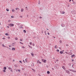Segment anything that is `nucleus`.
I'll use <instances>...</instances> for the list:
<instances>
[{
  "instance_id": "obj_1",
  "label": "nucleus",
  "mask_w": 76,
  "mask_h": 76,
  "mask_svg": "<svg viewBox=\"0 0 76 76\" xmlns=\"http://www.w3.org/2000/svg\"><path fill=\"white\" fill-rule=\"evenodd\" d=\"M8 26H14V24H13L12 23H11V24H8Z\"/></svg>"
},
{
  "instance_id": "obj_2",
  "label": "nucleus",
  "mask_w": 76,
  "mask_h": 76,
  "mask_svg": "<svg viewBox=\"0 0 76 76\" xmlns=\"http://www.w3.org/2000/svg\"><path fill=\"white\" fill-rule=\"evenodd\" d=\"M42 62H44V63H46V62H47V60L44 59H42Z\"/></svg>"
},
{
  "instance_id": "obj_3",
  "label": "nucleus",
  "mask_w": 76,
  "mask_h": 76,
  "mask_svg": "<svg viewBox=\"0 0 76 76\" xmlns=\"http://www.w3.org/2000/svg\"><path fill=\"white\" fill-rule=\"evenodd\" d=\"M8 69H9V70H10L11 72H13V70H12V69L11 68V67H9Z\"/></svg>"
},
{
  "instance_id": "obj_4",
  "label": "nucleus",
  "mask_w": 76,
  "mask_h": 76,
  "mask_svg": "<svg viewBox=\"0 0 76 76\" xmlns=\"http://www.w3.org/2000/svg\"><path fill=\"white\" fill-rule=\"evenodd\" d=\"M72 13L73 14V15H75L76 14V11H73L72 12Z\"/></svg>"
},
{
  "instance_id": "obj_5",
  "label": "nucleus",
  "mask_w": 76,
  "mask_h": 76,
  "mask_svg": "<svg viewBox=\"0 0 76 76\" xmlns=\"http://www.w3.org/2000/svg\"><path fill=\"white\" fill-rule=\"evenodd\" d=\"M15 10H17L18 11H19V10H20V9L18 8H16L15 9Z\"/></svg>"
},
{
  "instance_id": "obj_6",
  "label": "nucleus",
  "mask_w": 76,
  "mask_h": 76,
  "mask_svg": "<svg viewBox=\"0 0 76 76\" xmlns=\"http://www.w3.org/2000/svg\"><path fill=\"white\" fill-rule=\"evenodd\" d=\"M61 14H64V13H65V12L64 11H61Z\"/></svg>"
},
{
  "instance_id": "obj_7",
  "label": "nucleus",
  "mask_w": 76,
  "mask_h": 76,
  "mask_svg": "<svg viewBox=\"0 0 76 76\" xmlns=\"http://www.w3.org/2000/svg\"><path fill=\"white\" fill-rule=\"evenodd\" d=\"M62 68L63 69H64V70H66V68H65V67H64V66H62Z\"/></svg>"
},
{
  "instance_id": "obj_8",
  "label": "nucleus",
  "mask_w": 76,
  "mask_h": 76,
  "mask_svg": "<svg viewBox=\"0 0 76 76\" xmlns=\"http://www.w3.org/2000/svg\"><path fill=\"white\" fill-rule=\"evenodd\" d=\"M37 63H39V64H41V63L40 62V61L39 60H38L37 61Z\"/></svg>"
},
{
  "instance_id": "obj_9",
  "label": "nucleus",
  "mask_w": 76,
  "mask_h": 76,
  "mask_svg": "<svg viewBox=\"0 0 76 76\" xmlns=\"http://www.w3.org/2000/svg\"><path fill=\"white\" fill-rule=\"evenodd\" d=\"M65 71H66V72L67 73L69 74L70 73V72H69V71L68 70H65Z\"/></svg>"
},
{
  "instance_id": "obj_10",
  "label": "nucleus",
  "mask_w": 76,
  "mask_h": 76,
  "mask_svg": "<svg viewBox=\"0 0 76 76\" xmlns=\"http://www.w3.org/2000/svg\"><path fill=\"white\" fill-rule=\"evenodd\" d=\"M12 51H15V48H12Z\"/></svg>"
},
{
  "instance_id": "obj_11",
  "label": "nucleus",
  "mask_w": 76,
  "mask_h": 76,
  "mask_svg": "<svg viewBox=\"0 0 76 76\" xmlns=\"http://www.w3.org/2000/svg\"><path fill=\"white\" fill-rule=\"evenodd\" d=\"M25 60L26 63H28V58H26Z\"/></svg>"
},
{
  "instance_id": "obj_12",
  "label": "nucleus",
  "mask_w": 76,
  "mask_h": 76,
  "mask_svg": "<svg viewBox=\"0 0 76 76\" xmlns=\"http://www.w3.org/2000/svg\"><path fill=\"white\" fill-rule=\"evenodd\" d=\"M70 71H72V72H75L76 73V71H74L73 70H69Z\"/></svg>"
},
{
  "instance_id": "obj_13",
  "label": "nucleus",
  "mask_w": 76,
  "mask_h": 76,
  "mask_svg": "<svg viewBox=\"0 0 76 76\" xmlns=\"http://www.w3.org/2000/svg\"><path fill=\"white\" fill-rule=\"evenodd\" d=\"M7 69V68H6V67H4L3 68V69H4V70H6Z\"/></svg>"
},
{
  "instance_id": "obj_14",
  "label": "nucleus",
  "mask_w": 76,
  "mask_h": 76,
  "mask_svg": "<svg viewBox=\"0 0 76 76\" xmlns=\"http://www.w3.org/2000/svg\"><path fill=\"white\" fill-rule=\"evenodd\" d=\"M55 48H56V49L58 48H57V45H56L55 46Z\"/></svg>"
},
{
  "instance_id": "obj_15",
  "label": "nucleus",
  "mask_w": 76,
  "mask_h": 76,
  "mask_svg": "<svg viewBox=\"0 0 76 76\" xmlns=\"http://www.w3.org/2000/svg\"><path fill=\"white\" fill-rule=\"evenodd\" d=\"M68 54H69V55H72V53L71 52H70Z\"/></svg>"
},
{
  "instance_id": "obj_16",
  "label": "nucleus",
  "mask_w": 76,
  "mask_h": 76,
  "mask_svg": "<svg viewBox=\"0 0 76 76\" xmlns=\"http://www.w3.org/2000/svg\"><path fill=\"white\" fill-rule=\"evenodd\" d=\"M47 73L48 75H49V74H50V72L49 71H48L47 72Z\"/></svg>"
},
{
  "instance_id": "obj_17",
  "label": "nucleus",
  "mask_w": 76,
  "mask_h": 76,
  "mask_svg": "<svg viewBox=\"0 0 76 76\" xmlns=\"http://www.w3.org/2000/svg\"><path fill=\"white\" fill-rule=\"evenodd\" d=\"M5 35H6L7 36H9V35L7 33H6Z\"/></svg>"
},
{
  "instance_id": "obj_18",
  "label": "nucleus",
  "mask_w": 76,
  "mask_h": 76,
  "mask_svg": "<svg viewBox=\"0 0 76 76\" xmlns=\"http://www.w3.org/2000/svg\"><path fill=\"white\" fill-rule=\"evenodd\" d=\"M75 55H73L71 57H75Z\"/></svg>"
},
{
  "instance_id": "obj_19",
  "label": "nucleus",
  "mask_w": 76,
  "mask_h": 76,
  "mask_svg": "<svg viewBox=\"0 0 76 76\" xmlns=\"http://www.w3.org/2000/svg\"><path fill=\"white\" fill-rule=\"evenodd\" d=\"M61 26H62V27H63L64 26V24H61Z\"/></svg>"
},
{
  "instance_id": "obj_20",
  "label": "nucleus",
  "mask_w": 76,
  "mask_h": 76,
  "mask_svg": "<svg viewBox=\"0 0 76 76\" xmlns=\"http://www.w3.org/2000/svg\"><path fill=\"white\" fill-rule=\"evenodd\" d=\"M21 11L22 12H23V9H22L21 10Z\"/></svg>"
},
{
  "instance_id": "obj_21",
  "label": "nucleus",
  "mask_w": 76,
  "mask_h": 76,
  "mask_svg": "<svg viewBox=\"0 0 76 76\" xmlns=\"http://www.w3.org/2000/svg\"><path fill=\"white\" fill-rule=\"evenodd\" d=\"M60 54H63V52H62V51H61L60 52Z\"/></svg>"
},
{
  "instance_id": "obj_22",
  "label": "nucleus",
  "mask_w": 76,
  "mask_h": 76,
  "mask_svg": "<svg viewBox=\"0 0 76 76\" xmlns=\"http://www.w3.org/2000/svg\"><path fill=\"white\" fill-rule=\"evenodd\" d=\"M23 32H24V33H26V31L25 30H24Z\"/></svg>"
},
{
  "instance_id": "obj_23",
  "label": "nucleus",
  "mask_w": 76,
  "mask_h": 76,
  "mask_svg": "<svg viewBox=\"0 0 76 76\" xmlns=\"http://www.w3.org/2000/svg\"><path fill=\"white\" fill-rule=\"evenodd\" d=\"M6 10H7V12H9V9H7Z\"/></svg>"
},
{
  "instance_id": "obj_24",
  "label": "nucleus",
  "mask_w": 76,
  "mask_h": 76,
  "mask_svg": "<svg viewBox=\"0 0 76 76\" xmlns=\"http://www.w3.org/2000/svg\"><path fill=\"white\" fill-rule=\"evenodd\" d=\"M12 12H15V10L14 9H12Z\"/></svg>"
},
{
  "instance_id": "obj_25",
  "label": "nucleus",
  "mask_w": 76,
  "mask_h": 76,
  "mask_svg": "<svg viewBox=\"0 0 76 76\" xmlns=\"http://www.w3.org/2000/svg\"><path fill=\"white\" fill-rule=\"evenodd\" d=\"M31 56H34V53H31Z\"/></svg>"
},
{
  "instance_id": "obj_26",
  "label": "nucleus",
  "mask_w": 76,
  "mask_h": 76,
  "mask_svg": "<svg viewBox=\"0 0 76 76\" xmlns=\"http://www.w3.org/2000/svg\"><path fill=\"white\" fill-rule=\"evenodd\" d=\"M73 4H76V2H74L73 3Z\"/></svg>"
},
{
  "instance_id": "obj_27",
  "label": "nucleus",
  "mask_w": 76,
  "mask_h": 76,
  "mask_svg": "<svg viewBox=\"0 0 76 76\" xmlns=\"http://www.w3.org/2000/svg\"><path fill=\"white\" fill-rule=\"evenodd\" d=\"M15 40H18V38L17 37L15 38Z\"/></svg>"
},
{
  "instance_id": "obj_28",
  "label": "nucleus",
  "mask_w": 76,
  "mask_h": 76,
  "mask_svg": "<svg viewBox=\"0 0 76 76\" xmlns=\"http://www.w3.org/2000/svg\"><path fill=\"white\" fill-rule=\"evenodd\" d=\"M29 44H30V45H32V42H30Z\"/></svg>"
},
{
  "instance_id": "obj_29",
  "label": "nucleus",
  "mask_w": 76,
  "mask_h": 76,
  "mask_svg": "<svg viewBox=\"0 0 76 76\" xmlns=\"http://www.w3.org/2000/svg\"><path fill=\"white\" fill-rule=\"evenodd\" d=\"M29 47L30 48H32V47H31V46H30V45H28Z\"/></svg>"
},
{
  "instance_id": "obj_30",
  "label": "nucleus",
  "mask_w": 76,
  "mask_h": 76,
  "mask_svg": "<svg viewBox=\"0 0 76 76\" xmlns=\"http://www.w3.org/2000/svg\"><path fill=\"white\" fill-rule=\"evenodd\" d=\"M20 44H23V43H22L21 42H20Z\"/></svg>"
},
{
  "instance_id": "obj_31",
  "label": "nucleus",
  "mask_w": 76,
  "mask_h": 76,
  "mask_svg": "<svg viewBox=\"0 0 76 76\" xmlns=\"http://www.w3.org/2000/svg\"><path fill=\"white\" fill-rule=\"evenodd\" d=\"M20 18H23V17L21 15L20 16Z\"/></svg>"
},
{
  "instance_id": "obj_32",
  "label": "nucleus",
  "mask_w": 76,
  "mask_h": 76,
  "mask_svg": "<svg viewBox=\"0 0 76 76\" xmlns=\"http://www.w3.org/2000/svg\"><path fill=\"white\" fill-rule=\"evenodd\" d=\"M3 72H6V70L4 69V70H3Z\"/></svg>"
},
{
  "instance_id": "obj_33",
  "label": "nucleus",
  "mask_w": 76,
  "mask_h": 76,
  "mask_svg": "<svg viewBox=\"0 0 76 76\" xmlns=\"http://www.w3.org/2000/svg\"><path fill=\"white\" fill-rule=\"evenodd\" d=\"M23 63H25V60H23Z\"/></svg>"
},
{
  "instance_id": "obj_34",
  "label": "nucleus",
  "mask_w": 76,
  "mask_h": 76,
  "mask_svg": "<svg viewBox=\"0 0 76 76\" xmlns=\"http://www.w3.org/2000/svg\"><path fill=\"white\" fill-rule=\"evenodd\" d=\"M8 22H11V20H9Z\"/></svg>"
},
{
  "instance_id": "obj_35",
  "label": "nucleus",
  "mask_w": 76,
  "mask_h": 76,
  "mask_svg": "<svg viewBox=\"0 0 76 76\" xmlns=\"http://www.w3.org/2000/svg\"><path fill=\"white\" fill-rule=\"evenodd\" d=\"M56 51H57L58 52H59V50H56Z\"/></svg>"
},
{
  "instance_id": "obj_36",
  "label": "nucleus",
  "mask_w": 76,
  "mask_h": 76,
  "mask_svg": "<svg viewBox=\"0 0 76 76\" xmlns=\"http://www.w3.org/2000/svg\"><path fill=\"white\" fill-rule=\"evenodd\" d=\"M11 18H14V16H11Z\"/></svg>"
},
{
  "instance_id": "obj_37",
  "label": "nucleus",
  "mask_w": 76,
  "mask_h": 76,
  "mask_svg": "<svg viewBox=\"0 0 76 76\" xmlns=\"http://www.w3.org/2000/svg\"><path fill=\"white\" fill-rule=\"evenodd\" d=\"M7 38H8V39H10V37H8Z\"/></svg>"
},
{
  "instance_id": "obj_38",
  "label": "nucleus",
  "mask_w": 76,
  "mask_h": 76,
  "mask_svg": "<svg viewBox=\"0 0 76 76\" xmlns=\"http://www.w3.org/2000/svg\"><path fill=\"white\" fill-rule=\"evenodd\" d=\"M33 46H35V44L33 43Z\"/></svg>"
},
{
  "instance_id": "obj_39",
  "label": "nucleus",
  "mask_w": 76,
  "mask_h": 76,
  "mask_svg": "<svg viewBox=\"0 0 76 76\" xmlns=\"http://www.w3.org/2000/svg\"><path fill=\"white\" fill-rule=\"evenodd\" d=\"M2 47H5V46L4 45H2Z\"/></svg>"
},
{
  "instance_id": "obj_40",
  "label": "nucleus",
  "mask_w": 76,
  "mask_h": 76,
  "mask_svg": "<svg viewBox=\"0 0 76 76\" xmlns=\"http://www.w3.org/2000/svg\"><path fill=\"white\" fill-rule=\"evenodd\" d=\"M19 62L20 63L22 64V61H19Z\"/></svg>"
},
{
  "instance_id": "obj_41",
  "label": "nucleus",
  "mask_w": 76,
  "mask_h": 76,
  "mask_svg": "<svg viewBox=\"0 0 76 76\" xmlns=\"http://www.w3.org/2000/svg\"><path fill=\"white\" fill-rule=\"evenodd\" d=\"M20 41H23V40H22V39H20Z\"/></svg>"
},
{
  "instance_id": "obj_42",
  "label": "nucleus",
  "mask_w": 76,
  "mask_h": 76,
  "mask_svg": "<svg viewBox=\"0 0 76 76\" xmlns=\"http://www.w3.org/2000/svg\"><path fill=\"white\" fill-rule=\"evenodd\" d=\"M32 64V65H33V66H34V64L33 63V64Z\"/></svg>"
},
{
  "instance_id": "obj_43",
  "label": "nucleus",
  "mask_w": 76,
  "mask_h": 76,
  "mask_svg": "<svg viewBox=\"0 0 76 76\" xmlns=\"http://www.w3.org/2000/svg\"><path fill=\"white\" fill-rule=\"evenodd\" d=\"M65 53H66V54H69L67 52H66Z\"/></svg>"
},
{
  "instance_id": "obj_44",
  "label": "nucleus",
  "mask_w": 76,
  "mask_h": 76,
  "mask_svg": "<svg viewBox=\"0 0 76 76\" xmlns=\"http://www.w3.org/2000/svg\"><path fill=\"white\" fill-rule=\"evenodd\" d=\"M22 48H25V47H24V46H22Z\"/></svg>"
},
{
  "instance_id": "obj_45",
  "label": "nucleus",
  "mask_w": 76,
  "mask_h": 76,
  "mask_svg": "<svg viewBox=\"0 0 76 76\" xmlns=\"http://www.w3.org/2000/svg\"><path fill=\"white\" fill-rule=\"evenodd\" d=\"M18 72H20V69H18Z\"/></svg>"
},
{
  "instance_id": "obj_46",
  "label": "nucleus",
  "mask_w": 76,
  "mask_h": 76,
  "mask_svg": "<svg viewBox=\"0 0 76 76\" xmlns=\"http://www.w3.org/2000/svg\"><path fill=\"white\" fill-rule=\"evenodd\" d=\"M39 18H40V19H41V18H42V17H39Z\"/></svg>"
},
{
  "instance_id": "obj_47",
  "label": "nucleus",
  "mask_w": 76,
  "mask_h": 76,
  "mask_svg": "<svg viewBox=\"0 0 76 76\" xmlns=\"http://www.w3.org/2000/svg\"><path fill=\"white\" fill-rule=\"evenodd\" d=\"M59 48L60 49V50H61V48Z\"/></svg>"
},
{
  "instance_id": "obj_48",
  "label": "nucleus",
  "mask_w": 76,
  "mask_h": 76,
  "mask_svg": "<svg viewBox=\"0 0 76 76\" xmlns=\"http://www.w3.org/2000/svg\"><path fill=\"white\" fill-rule=\"evenodd\" d=\"M7 28H9V26H7Z\"/></svg>"
},
{
  "instance_id": "obj_49",
  "label": "nucleus",
  "mask_w": 76,
  "mask_h": 76,
  "mask_svg": "<svg viewBox=\"0 0 76 76\" xmlns=\"http://www.w3.org/2000/svg\"><path fill=\"white\" fill-rule=\"evenodd\" d=\"M26 10H28V8L27 7H26Z\"/></svg>"
},
{
  "instance_id": "obj_50",
  "label": "nucleus",
  "mask_w": 76,
  "mask_h": 76,
  "mask_svg": "<svg viewBox=\"0 0 76 76\" xmlns=\"http://www.w3.org/2000/svg\"><path fill=\"white\" fill-rule=\"evenodd\" d=\"M48 35H50V33H48Z\"/></svg>"
},
{
  "instance_id": "obj_51",
  "label": "nucleus",
  "mask_w": 76,
  "mask_h": 76,
  "mask_svg": "<svg viewBox=\"0 0 76 76\" xmlns=\"http://www.w3.org/2000/svg\"><path fill=\"white\" fill-rule=\"evenodd\" d=\"M69 64L70 65V66H71V63H69Z\"/></svg>"
},
{
  "instance_id": "obj_52",
  "label": "nucleus",
  "mask_w": 76,
  "mask_h": 76,
  "mask_svg": "<svg viewBox=\"0 0 76 76\" xmlns=\"http://www.w3.org/2000/svg\"><path fill=\"white\" fill-rule=\"evenodd\" d=\"M56 61H58V60H56Z\"/></svg>"
},
{
  "instance_id": "obj_53",
  "label": "nucleus",
  "mask_w": 76,
  "mask_h": 76,
  "mask_svg": "<svg viewBox=\"0 0 76 76\" xmlns=\"http://www.w3.org/2000/svg\"><path fill=\"white\" fill-rule=\"evenodd\" d=\"M5 39V38H2L3 39Z\"/></svg>"
},
{
  "instance_id": "obj_54",
  "label": "nucleus",
  "mask_w": 76,
  "mask_h": 76,
  "mask_svg": "<svg viewBox=\"0 0 76 76\" xmlns=\"http://www.w3.org/2000/svg\"><path fill=\"white\" fill-rule=\"evenodd\" d=\"M32 69V70H34V71L35 70L34 69Z\"/></svg>"
},
{
  "instance_id": "obj_55",
  "label": "nucleus",
  "mask_w": 76,
  "mask_h": 76,
  "mask_svg": "<svg viewBox=\"0 0 76 76\" xmlns=\"http://www.w3.org/2000/svg\"><path fill=\"white\" fill-rule=\"evenodd\" d=\"M72 61H74V60L73 59H72Z\"/></svg>"
},
{
  "instance_id": "obj_56",
  "label": "nucleus",
  "mask_w": 76,
  "mask_h": 76,
  "mask_svg": "<svg viewBox=\"0 0 76 76\" xmlns=\"http://www.w3.org/2000/svg\"><path fill=\"white\" fill-rule=\"evenodd\" d=\"M16 72H18V70H16Z\"/></svg>"
},
{
  "instance_id": "obj_57",
  "label": "nucleus",
  "mask_w": 76,
  "mask_h": 76,
  "mask_svg": "<svg viewBox=\"0 0 76 76\" xmlns=\"http://www.w3.org/2000/svg\"><path fill=\"white\" fill-rule=\"evenodd\" d=\"M69 1H70V2L71 1V0H69Z\"/></svg>"
},
{
  "instance_id": "obj_58",
  "label": "nucleus",
  "mask_w": 76,
  "mask_h": 76,
  "mask_svg": "<svg viewBox=\"0 0 76 76\" xmlns=\"http://www.w3.org/2000/svg\"><path fill=\"white\" fill-rule=\"evenodd\" d=\"M52 69L54 70V68H53Z\"/></svg>"
},
{
  "instance_id": "obj_59",
  "label": "nucleus",
  "mask_w": 76,
  "mask_h": 76,
  "mask_svg": "<svg viewBox=\"0 0 76 76\" xmlns=\"http://www.w3.org/2000/svg\"><path fill=\"white\" fill-rule=\"evenodd\" d=\"M47 30H48V28L47 29Z\"/></svg>"
},
{
  "instance_id": "obj_60",
  "label": "nucleus",
  "mask_w": 76,
  "mask_h": 76,
  "mask_svg": "<svg viewBox=\"0 0 76 76\" xmlns=\"http://www.w3.org/2000/svg\"><path fill=\"white\" fill-rule=\"evenodd\" d=\"M72 1H74L73 0H72Z\"/></svg>"
},
{
  "instance_id": "obj_61",
  "label": "nucleus",
  "mask_w": 76,
  "mask_h": 76,
  "mask_svg": "<svg viewBox=\"0 0 76 76\" xmlns=\"http://www.w3.org/2000/svg\"><path fill=\"white\" fill-rule=\"evenodd\" d=\"M1 25V23H0V25Z\"/></svg>"
},
{
  "instance_id": "obj_62",
  "label": "nucleus",
  "mask_w": 76,
  "mask_h": 76,
  "mask_svg": "<svg viewBox=\"0 0 76 76\" xmlns=\"http://www.w3.org/2000/svg\"><path fill=\"white\" fill-rule=\"evenodd\" d=\"M55 63H56V62H55Z\"/></svg>"
},
{
  "instance_id": "obj_63",
  "label": "nucleus",
  "mask_w": 76,
  "mask_h": 76,
  "mask_svg": "<svg viewBox=\"0 0 76 76\" xmlns=\"http://www.w3.org/2000/svg\"><path fill=\"white\" fill-rule=\"evenodd\" d=\"M62 51H64V50H62Z\"/></svg>"
},
{
  "instance_id": "obj_64",
  "label": "nucleus",
  "mask_w": 76,
  "mask_h": 76,
  "mask_svg": "<svg viewBox=\"0 0 76 76\" xmlns=\"http://www.w3.org/2000/svg\"><path fill=\"white\" fill-rule=\"evenodd\" d=\"M10 47V46H9Z\"/></svg>"
}]
</instances>
